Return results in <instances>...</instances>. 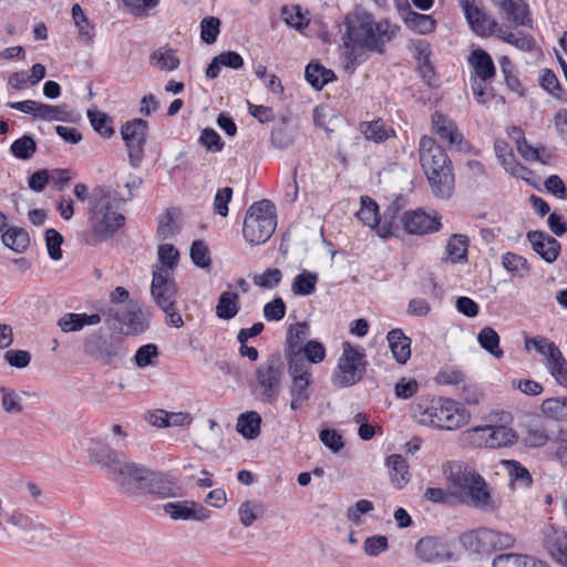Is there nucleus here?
Segmentation results:
<instances>
[{
    "mask_svg": "<svg viewBox=\"0 0 567 567\" xmlns=\"http://www.w3.org/2000/svg\"><path fill=\"white\" fill-rule=\"evenodd\" d=\"M89 458L93 464L102 465L118 489L128 495L144 492L150 468L142 464L130 462L121 453L107 446H91L89 449Z\"/></svg>",
    "mask_w": 567,
    "mask_h": 567,
    "instance_id": "7ed1b4c3",
    "label": "nucleus"
},
{
    "mask_svg": "<svg viewBox=\"0 0 567 567\" xmlns=\"http://www.w3.org/2000/svg\"><path fill=\"white\" fill-rule=\"evenodd\" d=\"M106 315L123 323L130 334H140L148 328L150 315L135 306L130 307L122 313L109 309Z\"/></svg>",
    "mask_w": 567,
    "mask_h": 567,
    "instance_id": "412c9836",
    "label": "nucleus"
},
{
    "mask_svg": "<svg viewBox=\"0 0 567 567\" xmlns=\"http://www.w3.org/2000/svg\"><path fill=\"white\" fill-rule=\"evenodd\" d=\"M415 554L419 559L425 563H441L452 558L447 544L443 539L433 536L422 537L415 544Z\"/></svg>",
    "mask_w": 567,
    "mask_h": 567,
    "instance_id": "f3484780",
    "label": "nucleus"
},
{
    "mask_svg": "<svg viewBox=\"0 0 567 567\" xmlns=\"http://www.w3.org/2000/svg\"><path fill=\"white\" fill-rule=\"evenodd\" d=\"M318 274L303 270L298 274L291 285V291L297 296H309L316 290Z\"/></svg>",
    "mask_w": 567,
    "mask_h": 567,
    "instance_id": "49530a36",
    "label": "nucleus"
},
{
    "mask_svg": "<svg viewBox=\"0 0 567 567\" xmlns=\"http://www.w3.org/2000/svg\"><path fill=\"white\" fill-rule=\"evenodd\" d=\"M359 130L368 141H372L374 143H383L391 136V134H394V131L389 128L381 118L370 122H361Z\"/></svg>",
    "mask_w": 567,
    "mask_h": 567,
    "instance_id": "f704fd0d",
    "label": "nucleus"
},
{
    "mask_svg": "<svg viewBox=\"0 0 567 567\" xmlns=\"http://www.w3.org/2000/svg\"><path fill=\"white\" fill-rule=\"evenodd\" d=\"M151 296L159 309L176 305L178 289L174 277L168 276L166 270L153 271Z\"/></svg>",
    "mask_w": 567,
    "mask_h": 567,
    "instance_id": "ddd939ff",
    "label": "nucleus"
},
{
    "mask_svg": "<svg viewBox=\"0 0 567 567\" xmlns=\"http://www.w3.org/2000/svg\"><path fill=\"white\" fill-rule=\"evenodd\" d=\"M163 509L174 520L203 522L210 517L209 509L190 501L168 502Z\"/></svg>",
    "mask_w": 567,
    "mask_h": 567,
    "instance_id": "a211bd4d",
    "label": "nucleus"
},
{
    "mask_svg": "<svg viewBox=\"0 0 567 567\" xmlns=\"http://www.w3.org/2000/svg\"><path fill=\"white\" fill-rule=\"evenodd\" d=\"M285 357L288 362V373L291 380H295V378L311 379L310 367L302 353H285Z\"/></svg>",
    "mask_w": 567,
    "mask_h": 567,
    "instance_id": "603ef678",
    "label": "nucleus"
},
{
    "mask_svg": "<svg viewBox=\"0 0 567 567\" xmlns=\"http://www.w3.org/2000/svg\"><path fill=\"white\" fill-rule=\"evenodd\" d=\"M87 117L94 131L102 137L110 138L114 135L113 120L104 112L89 110Z\"/></svg>",
    "mask_w": 567,
    "mask_h": 567,
    "instance_id": "de8ad7c7",
    "label": "nucleus"
},
{
    "mask_svg": "<svg viewBox=\"0 0 567 567\" xmlns=\"http://www.w3.org/2000/svg\"><path fill=\"white\" fill-rule=\"evenodd\" d=\"M239 296L236 292L224 291L218 298L216 316L223 320L235 318L239 311Z\"/></svg>",
    "mask_w": 567,
    "mask_h": 567,
    "instance_id": "c9c22d12",
    "label": "nucleus"
},
{
    "mask_svg": "<svg viewBox=\"0 0 567 567\" xmlns=\"http://www.w3.org/2000/svg\"><path fill=\"white\" fill-rule=\"evenodd\" d=\"M2 243L14 252L22 254L30 245V237L27 230L11 227L3 233Z\"/></svg>",
    "mask_w": 567,
    "mask_h": 567,
    "instance_id": "58836bf2",
    "label": "nucleus"
},
{
    "mask_svg": "<svg viewBox=\"0 0 567 567\" xmlns=\"http://www.w3.org/2000/svg\"><path fill=\"white\" fill-rule=\"evenodd\" d=\"M480 346L493 357L501 359L504 355L499 348V336L492 327H484L477 334Z\"/></svg>",
    "mask_w": 567,
    "mask_h": 567,
    "instance_id": "a18cd8bd",
    "label": "nucleus"
},
{
    "mask_svg": "<svg viewBox=\"0 0 567 567\" xmlns=\"http://www.w3.org/2000/svg\"><path fill=\"white\" fill-rule=\"evenodd\" d=\"M357 216L364 225L377 231L378 227L382 224L378 204L370 197L361 198V208L357 213Z\"/></svg>",
    "mask_w": 567,
    "mask_h": 567,
    "instance_id": "a19ab883",
    "label": "nucleus"
},
{
    "mask_svg": "<svg viewBox=\"0 0 567 567\" xmlns=\"http://www.w3.org/2000/svg\"><path fill=\"white\" fill-rule=\"evenodd\" d=\"M190 258L195 266L202 269L209 268L212 258L209 249L204 240H195L190 246Z\"/></svg>",
    "mask_w": 567,
    "mask_h": 567,
    "instance_id": "13d9d810",
    "label": "nucleus"
},
{
    "mask_svg": "<svg viewBox=\"0 0 567 567\" xmlns=\"http://www.w3.org/2000/svg\"><path fill=\"white\" fill-rule=\"evenodd\" d=\"M458 499L463 504L486 512H493L497 507L491 496L485 480L481 475L476 476L475 483L471 484L466 492L461 494Z\"/></svg>",
    "mask_w": 567,
    "mask_h": 567,
    "instance_id": "aec40b11",
    "label": "nucleus"
},
{
    "mask_svg": "<svg viewBox=\"0 0 567 567\" xmlns=\"http://www.w3.org/2000/svg\"><path fill=\"white\" fill-rule=\"evenodd\" d=\"M547 369L560 385L567 388V361L561 353L548 362Z\"/></svg>",
    "mask_w": 567,
    "mask_h": 567,
    "instance_id": "774afa93",
    "label": "nucleus"
},
{
    "mask_svg": "<svg viewBox=\"0 0 567 567\" xmlns=\"http://www.w3.org/2000/svg\"><path fill=\"white\" fill-rule=\"evenodd\" d=\"M544 546L550 557L567 567V535L560 529L549 526L544 532Z\"/></svg>",
    "mask_w": 567,
    "mask_h": 567,
    "instance_id": "b1692460",
    "label": "nucleus"
},
{
    "mask_svg": "<svg viewBox=\"0 0 567 567\" xmlns=\"http://www.w3.org/2000/svg\"><path fill=\"white\" fill-rule=\"evenodd\" d=\"M386 466L390 468L392 483L401 488L409 482V465L403 456L392 454L386 458Z\"/></svg>",
    "mask_w": 567,
    "mask_h": 567,
    "instance_id": "4c0bfd02",
    "label": "nucleus"
},
{
    "mask_svg": "<svg viewBox=\"0 0 567 567\" xmlns=\"http://www.w3.org/2000/svg\"><path fill=\"white\" fill-rule=\"evenodd\" d=\"M305 78L316 90H321L326 84L336 80L333 71L319 63H309L305 71Z\"/></svg>",
    "mask_w": 567,
    "mask_h": 567,
    "instance_id": "e433bc0d",
    "label": "nucleus"
},
{
    "mask_svg": "<svg viewBox=\"0 0 567 567\" xmlns=\"http://www.w3.org/2000/svg\"><path fill=\"white\" fill-rule=\"evenodd\" d=\"M70 113L65 105H49L40 103L39 113L37 118L43 121H69Z\"/></svg>",
    "mask_w": 567,
    "mask_h": 567,
    "instance_id": "bf43d9fd",
    "label": "nucleus"
},
{
    "mask_svg": "<svg viewBox=\"0 0 567 567\" xmlns=\"http://www.w3.org/2000/svg\"><path fill=\"white\" fill-rule=\"evenodd\" d=\"M282 278V274L277 268H268L260 275H255L252 278V281L256 286L265 288V289H272L277 287Z\"/></svg>",
    "mask_w": 567,
    "mask_h": 567,
    "instance_id": "338daca9",
    "label": "nucleus"
},
{
    "mask_svg": "<svg viewBox=\"0 0 567 567\" xmlns=\"http://www.w3.org/2000/svg\"><path fill=\"white\" fill-rule=\"evenodd\" d=\"M506 16V20L515 27H532L528 4L524 0H492Z\"/></svg>",
    "mask_w": 567,
    "mask_h": 567,
    "instance_id": "5701e85b",
    "label": "nucleus"
},
{
    "mask_svg": "<svg viewBox=\"0 0 567 567\" xmlns=\"http://www.w3.org/2000/svg\"><path fill=\"white\" fill-rule=\"evenodd\" d=\"M492 567H546L542 561H536L533 557L517 554H499L493 558Z\"/></svg>",
    "mask_w": 567,
    "mask_h": 567,
    "instance_id": "72a5a7b5",
    "label": "nucleus"
},
{
    "mask_svg": "<svg viewBox=\"0 0 567 567\" xmlns=\"http://www.w3.org/2000/svg\"><path fill=\"white\" fill-rule=\"evenodd\" d=\"M151 64L162 71L176 70L181 61L172 48L163 47L155 50L150 56Z\"/></svg>",
    "mask_w": 567,
    "mask_h": 567,
    "instance_id": "37998d69",
    "label": "nucleus"
},
{
    "mask_svg": "<svg viewBox=\"0 0 567 567\" xmlns=\"http://www.w3.org/2000/svg\"><path fill=\"white\" fill-rule=\"evenodd\" d=\"M411 411L420 423L449 431L462 427L470 419L466 409L451 399L419 402Z\"/></svg>",
    "mask_w": 567,
    "mask_h": 567,
    "instance_id": "39448f33",
    "label": "nucleus"
},
{
    "mask_svg": "<svg viewBox=\"0 0 567 567\" xmlns=\"http://www.w3.org/2000/svg\"><path fill=\"white\" fill-rule=\"evenodd\" d=\"M503 267L512 272L514 276H518L519 278H524L528 275V266L527 260L517 254L506 252L502 257Z\"/></svg>",
    "mask_w": 567,
    "mask_h": 567,
    "instance_id": "6e6d98bb",
    "label": "nucleus"
},
{
    "mask_svg": "<svg viewBox=\"0 0 567 567\" xmlns=\"http://www.w3.org/2000/svg\"><path fill=\"white\" fill-rule=\"evenodd\" d=\"M432 125L440 138L450 145L458 146L463 142V135L454 122L442 113L435 112L432 115Z\"/></svg>",
    "mask_w": 567,
    "mask_h": 567,
    "instance_id": "393cba45",
    "label": "nucleus"
},
{
    "mask_svg": "<svg viewBox=\"0 0 567 567\" xmlns=\"http://www.w3.org/2000/svg\"><path fill=\"white\" fill-rule=\"evenodd\" d=\"M512 131L516 134V147L517 152L526 161H538L545 163L539 155V151L529 145L519 127L513 126Z\"/></svg>",
    "mask_w": 567,
    "mask_h": 567,
    "instance_id": "052dcab7",
    "label": "nucleus"
},
{
    "mask_svg": "<svg viewBox=\"0 0 567 567\" xmlns=\"http://www.w3.org/2000/svg\"><path fill=\"white\" fill-rule=\"evenodd\" d=\"M147 128V122L142 118L126 122L121 127V135L125 142L130 163L133 167H138L143 161Z\"/></svg>",
    "mask_w": 567,
    "mask_h": 567,
    "instance_id": "9b49d317",
    "label": "nucleus"
},
{
    "mask_svg": "<svg viewBox=\"0 0 567 567\" xmlns=\"http://www.w3.org/2000/svg\"><path fill=\"white\" fill-rule=\"evenodd\" d=\"M405 24L420 34H426L435 29L436 21L431 16L411 11L405 17Z\"/></svg>",
    "mask_w": 567,
    "mask_h": 567,
    "instance_id": "3c124183",
    "label": "nucleus"
},
{
    "mask_svg": "<svg viewBox=\"0 0 567 567\" xmlns=\"http://www.w3.org/2000/svg\"><path fill=\"white\" fill-rule=\"evenodd\" d=\"M403 229L411 235H424L437 231L441 227L440 218L431 217L422 209L408 210L401 217Z\"/></svg>",
    "mask_w": 567,
    "mask_h": 567,
    "instance_id": "6ab92c4d",
    "label": "nucleus"
},
{
    "mask_svg": "<svg viewBox=\"0 0 567 567\" xmlns=\"http://www.w3.org/2000/svg\"><path fill=\"white\" fill-rule=\"evenodd\" d=\"M462 546L476 555L491 556L496 550H505L514 546L515 537L509 533L480 527L467 530L460 536Z\"/></svg>",
    "mask_w": 567,
    "mask_h": 567,
    "instance_id": "6e6552de",
    "label": "nucleus"
},
{
    "mask_svg": "<svg viewBox=\"0 0 567 567\" xmlns=\"http://www.w3.org/2000/svg\"><path fill=\"white\" fill-rule=\"evenodd\" d=\"M471 436L478 435L486 447L501 449L515 444L518 440L516 432L505 425L477 426L468 431Z\"/></svg>",
    "mask_w": 567,
    "mask_h": 567,
    "instance_id": "2eb2a0df",
    "label": "nucleus"
},
{
    "mask_svg": "<svg viewBox=\"0 0 567 567\" xmlns=\"http://www.w3.org/2000/svg\"><path fill=\"white\" fill-rule=\"evenodd\" d=\"M494 150H495V154H496L497 158L499 159V162L502 163L504 168L507 172H511L512 174H514L517 163L514 158V155L512 153L509 145L505 141L497 140V141H495Z\"/></svg>",
    "mask_w": 567,
    "mask_h": 567,
    "instance_id": "680f3d73",
    "label": "nucleus"
},
{
    "mask_svg": "<svg viewBox=\"0 0 567 567\" xmlns=\"http://www.w3.org/2000/svg\"><path fill=\"white\" fill-rule=\"evenodd\" d=\"M506 468L511 476L512 483L522 487H527L532 484V476L528 470L523 466L518 461H505Z\"/></svg>",
    "mask_w": 567,
    "mask_h": 567,
    "instance_id": "4d7b16f0",
    "label": "nucleus"
},
{
    "mask_svg": "<svg viewBox=\"0 0 567 567\" xmlns=\"http://www.w3.org/2000/svg\"><path fill=\"white\" fill-rule=\"evenodd\" d=\"M443 474L451 488V494L456 498L465 493L471 484L475 483L477 474L474 470L458 462H449L443 466Z\"/></svg>",
    "mask_w": 567,
    "mask_h": 567,
    "instance_id": "4468645a",
    "label": "nucleus"
},
{
    "mask_svg": "<svg viewBox=\"0 0 567 567\" xmlns=\"http://www.w3.org/2000/svg\"><path fill=\"white\" fill-rule=\"evenodd\" d=\"M368 361L364 350L353 347L349 341L342 343V353L331 375L333 386L350 388L359 383L367 372Z\"/></svg>",
    "mask_w": 567,
    "mask_h": 567,
    "instance_id": "0eeeda50",
    "label": "nucleus"
},
{
    "mask_svg": "<svg viewBox=\"0 0 567 567\" xmlns=\"http://www.w3.org/2000/svg\"><path fill=\"white\" fill-rule=\"evenodd\" d=\"M296 131L284 117L271 132V144L280 150L291 146L295 142Z\"/></svg>",
    "mask_w": 567,
    "mask_h": 567,
    "instance_id": "79ce46f5",
    "label": "nucleus"
},
{
    "mask_svg": "<svg viewBox=\"0 0 567 567\" xmlns=\"http://www.w3.org/2000/svg\"><path fill=\"white\" fill-rule=\"evenodd\" d=\"M126 202L127 199L114 189L94 188L89 198V228L81 234L82 240L89 246H95L115 236L126 221Z\"/></svg>",
    "mask_w": 567,
    "mask_h": 567,
    "instance_id": "f03ea898",
    "label": "nucleus"
},
{
    "mask_svg": "<svg viewBox=\"0 0 567 567\" xmlns=\"http://www.w3.org/2000/svg\"><path fill=\"white\" fill-rule=\"evenodd\" d=\"M468 63L474 70L473 80H491L495 75V65L492 56L482 49L473 50Z\"/></svg>",
    "mask_w": 567,
    "mask_h": 567,
    "instance_id": "cd10ccee",
    "label": "nucleus"
},
{
    "mask_svg": "<svg viewBox=\"0 0 567 567\" xmlns=\"http://www.w3.org/2000/svg\"><path fill=\"white\" fill-rule=\"evenodd\" d=\"M262 512L261 504L252 501H246L244 502L238 509V515L240 523L245 527H249L254 524V522L257 519V516L259 513Z\"/></svg>",
    "mask_w": 567,
    "mask_h": 567,
    "instance_id": "0e129e2a",
    "label": "nucleus"
},
{
    "mask_svg": "<svg viewBox=\"0 0 567 567\" xmlns=\"http://www.w3.org/2000/svg\"><path fill=\"white\" fill-rule=\"evenodd\" d=\"M419 156L432 194L449 199L454 193L455 179L452 162L445 151L433 137L423 135L419 144Z\"/></svg>",
    "mask_w": 567,
    "mask_h": 567,
    "instance_id": "20e7f679",
    "label": "nucleus"
},
{
    "mask_svg": "<svg viewBox=\"0 0 567 567\" xmlns=\"http://www.w3.org/2000/svg\"><path fill=\"white\" fill-rule=\"evenodd\" d=\"M540 409L547 417L556 421H567V398H550L544 400Z\"/></svg>",
    "mask_w": 567,
    "mask_h": 567,
    "instance_id": "8fccbe9b",
    "label": "nucleus"
},
{
    "mask_svg": "<svg viewBox=\"0 0 567 567\" xmlns=\"http://www.w3.org/2000/svg\"><path fill=\"white\" fill-rule=\"evenodd\" d=\"M277 226L275 206L268 199L254 203L247 210L243 234L250 245L265 244Z\"/></svg>",
    "mask_w": 567,
    "mask_h": 567,
    "instance_id": "423d86ee",
    "label": "nucleus"
},
{
    "mask_svg": "<svg viewBox=\"0 0 567 567\" xmlns=\"http://www.w3.org/2000/svg\"><path fill=\"white\" fill-rule=\"evenodd\" d=\"M157 254L161 265H155L153 271L166 270L168 276H173L179 258L177 249L171 244H163L158 247Z\"/></svg>",
    "mask_w": 567,
    "mask_h": 567,
    "instance_id": "c03bdc74",
    "label": "nucleus"
},
{
    "mask_svg": "<svg viewBox=\"0 0 567 567\" xmlns=\"http://www.w3.org/2000/svg\"><path fill=\"white\" fill-rule=\"evenodd\" d=\"M404 206L402 197H396L392 200L383 213L382 224L378 227V235L382 238L393 236L399 230L398 217L399 213Z\"/></svg>",
    "mask_w": 567,
    "mask_h": 567,
    "instance_id": "bb28decb",
    "label": "nucleus"
},
{
    "mask_svg": "<svg viewBox=\"0 0 567 567\" xmlns=\"http://www.w3.org/2000/svg\"><path fill=\"white\" fill-rule=\"evenodd\" d=\"M311 379L295 378L289 385V394L291 396L290 409L297 411L301 409L310 399Z\"/></svg>",
    "mask_w": 567,
    "mask_h": 567,
    "instance_id": "473e14b6",
    "label": "nucleus"
},
{
    "mask_svg": "<svg viewBox=\"0 0 567 567\" xmlns=\"http://www.w3.org/2000/svg\"><path fill=\"white\" fill-rule=\"evenodd\" d=\"M10 151L14 157L27 161L37 152V143L32 136L23 135L11 144Z\"/></svg>",
    "mask_w": 567,
    "mask_h": 567,
    "instance_id": "5fc2aeb1",
    "label": "nucleus"
},
{
    "mask_svg": "<svg viewBox=\"0 0 567 567\" xmlns=\"http://www.w3.org/2000/svg\"><path fill=\"white\" fill-rule=\"evenodd\" d=\"M527 239L532 244L533 250L538 254L545 261L554 262L560 251L559 241L542 230H529Z\"/></svg>",
    "mask_w": 567,
    "mask_h": 567,
    "instance_id": "4be33fe9",
    "label": "nucleus"
},
{
    "mask_svg": "<svg viewBox=\"0 0 567 567\" xmlns=\"http://www.w3.org/2000/svg\"><path fill=\"white\" fill-rule=\"evenodd\" d=\"M493 35L497 37L503 42L514 45L518 50L525 52L532 51L536 44L533 35L527 34L523 31L511 32L506 28L501 25H498Z\"/></svg>",
    "mask_w": 567,
    "mask_h": 567,
    "instance_id": "c756f323",
    "label": "nucleus"
},
{
    "mask_svg": "<svg viewBox=\"0 0 567 567\" xmlns=\"http://www.w3.org/2000/svg\"><path fill=\"white\" fill-rule=\"evenodd\" d=\"M386 339L393 358L400 364H404L411 358V339L401 329H392Z\"/></svg>",
    "mask_w": 567,
    "mask_h": 567,
    "instance_id": "a878e982",
    "label": "nucleus"
},
{
    "mask_svg": "<svg viewBox=\"0 0 567 567\" xmlns=\"http://www.w3.org/2000/svg\"><path fill=\"white\" fill-rule=\"evenodd\" d=\"M261 417L255 411H249L239 415L237 421V431L246 439H256L260 433Z\"/></svg>",
    "mask_w": 567,
    "mask_h": 567,
    "instance_id": "ea45409f",
    "label": "nucleus"
},
{
    "mask_svg": "<svg viewBox=\"0 0 567 567\" xmlns=\"http://www.w3.org/2000/svg\"><path fill=\"white\" fill-rule=\"evenodd\" d=\"M72 18L76 25L79 37L86 43L92 42L94 38V27L89 21L79 3L72 7Z\"/></svg>",
    "mask_w": 567,
    "mask_h": 567,
    "instance_id": "09e8293b",
    "label": "nucleus"
},
{
    "mask_svg": "<svg viewBox=\"0 0 567 567\" xmlns=\"http://www.w3.org/2000/svg\"><path fill=\"white\" fill-rule=\"evenodd\" d=\"M158 348L154 343H147L140 347L135 353L134 360L138 368H146L154 364V360L158 357Z\"/></svg>",
    "mask_w": 567,
    "mask_h": 567,
    "instance_id": "69168bd1",
    "label": "nucleus"
},
{
    "mask_svg": "<svg viewBox=\"0 0 567 567\" xmlns=\"http://www.w3.org/2000/svg\"><path fill=\"white\" fill-rule=\"evenodd\" d=\"M83 352L94 361L111 364L122 355L121 339L107 337L101 330L93 331L84 338Z\"/></svg>",
    "mask_w": 567,
    "mask_h": 567,
    "instance_id": "9d476101",
    "label": "nucleus"
},
{
    "mask_svg": "<svg viewBox=\"0 0 567 567\" xmlns=\"http://www.w3.org/2000/svg\"><path fill=\"white\" fill-rule=\"evenodd\" d=\"M472 31L480 37H491L498 23L484 9L480 0H457Z\"/></svg>",
    "mask_w": 567,
    "mask_h": 567,
    "instance_id": "f8f14e48",
    "label": "nucleus"
},
{
    "mask_svg": "<svg viewBox=\"0 0 567 567\" xmlns=\"http://www.w3.org/2000/svg\"><path fill=\"white\" fill-rule=\"evenodd\" d=\"M470 239L466 235L454 234L450 237L445 251L447 260L452 264H462L467 261V249Z\"/></svg>",
    "mask_w": 567,
    "mask_h": 567,
    "instance_id": "2f4dec72",
    "label": "nucleus"
},
{
    "mask_svg": "<svg viewBox=\"0 0 567 567\" xmlns=\"http://www.w3.org/2000/svg\"><path fill=\"white\" fill-rule=\"evenodd\" d=\"M399 27L388 19L375 21L372 13L355 10L346 18V33L342 37L346 69L354 71L365 62L370 53L382 54L385 45L392 41Z\"/></svg>",
    "mask_w": 567,
    "mask_h": 567,
    "instance_id": "f257e3e1",
    "label": "nucleus"
},
{
    "mask_svg": "<svg viewBox=\"0 0 567 567\" xmlns=\"http://www.w3.org/2000/svg\"><path fill=\"white\" fill-rule=\"evenodd\" d=\"M220 20L215 17H206L200 22V38L207 44L216 42L219 34Z\"/></svg>",
    "mask_w": 567,
    "mask_h": 567,
    "instance_id": "e2e57ef3",
    "label": "nucleus"
},
{
    "mask_svg": "<svg viewBox=\"0 0 567 567\" xmlns=\"http://www.w3.org/2000/svg\"><path fill=\"white\" fill-rule=\"evenodd\" d=\"M284 370L279 359H271L260 364L256 371L257 398L268 404H275L281 391Z\"/></svg>",
    "mask_w": 567,
    "mask_h": 567,
    "instance_id": "1a4fd4ad",
    "label": "nucleus"
},
{
    "mask_svg": "<svg viewBox=\"0 0 567 567\" xmlns=\"http://www.w3.org/2000/svg\"><path fill=\"white\" fill-rule=\"evenodd\" d=\"M144 492L156 495L161 498L183 496V487L177 477L150 470V476Z\"/></svg>",
    "mask_w": 567,
    "mask_h": 567,
    "instance_id": "dca6fc26",
    "label": "nucleus"
},
{
    "mask_svg": "<svg viewBox=\"0 0 567 567\" xmlns=\"http://www.w3.org/2000/svg\"><path fill=\"white\" fill-rule=\"evenodd\" d=\"M530 346H533L537 352L544 355L547 362L551 361L553 359L559 358V354L561 353L558 347L554 342L548 341L546 338L526 339V349L529 350ZM548 363H546V365Z\"/></svg>",
    "mask_w": 567,
    "mask_h": 567,
    "instance_id": "864d4df0",
    "label": "nucleus"
},
{
    "mask_svg": "<svg viewBox=\"0 0 567 567\" xmlns=\"http://www.w3.org/2000/svg\"><path fill=\"white\" fill-rule=\"evenodd\" d=\"M309 336L307 322H297L287 330L285 353H302V344Z\"/></svg>",
    "mask_w": 567,
    "mask_h": 567,
    "instance_id": "7c9ffc66",
    "label": "nucleus"
},
{
    "mask_svg": "<svg viewBox=\"0 0 567 567\" xmlns=\"http://www.w3.org/2000/svg\"><path fill=\"white\" fill-rule=\"evenodd\" d=\"M101 322L99 313H73L68 312L58 320V326L63 332H76L82 330L85 326H95Z\"/></svg>",
    "mask_w": 567,
    "mask_h": 567,
    "instance_id": "c85d7f7f",
    "label": "nucleus"
}]
</instances>
